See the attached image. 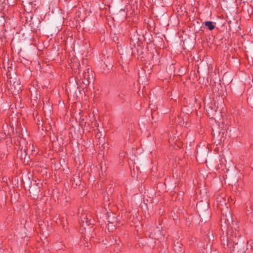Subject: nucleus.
I'll return each mask as SVG.
<instances>
[{
    "label": "nucleus",
    "mask_w": 253,
    "mask_h": 253,
    "mask_svg": "<svg viewBox=\"0 0 253 253\" xmlns=\"http://www.w3.org/2000/svg\"><path fill=\"white\" fill-rule=\"evenodd\" d=\"M9 82V89L13 94L18 93L22 87L19 80L16 78H10Z\"/></svg>",
    "instance_id": "obj_1"
},
{
    "label": "nucleus",
    "mask_w": 253,
    "mask_h": 253,
    "mask_svg": "<svg viewBox=\"0 0 253 253\" xmlns=\"http://www.w3.org/2000/svg\"><path fill=\"white\" fill-rule=\"evenodd\" d=\"M20 156L19 157H20L21 159L26 160V153L25 151L24 150V151L23 152L22 150H21L20 151L18 152V155H20Z\"/></svg>",
    "instance_id": "obj_9"
},
{
    "label": "nucleus",
    "mask_w": 253,
    "mask_h": 253,
    "mask_svg": "<svg viewBox=\"0 0 253 253\" xmlns=\"http://www.w3.org/2000/svg\"><path fill=\"white\" fill-rule=\"evenodd\" d=\"M108 226H109V225H108ZM109 229H110V226L108 227V229L109 230Z\"/></svg>",
    "instance_id": "obj_15"
},
{
    "label": "nucleus",
    "mask_w": 253,
    "mask_h": 253,
    "mask_svg": "<svg viewBox=\"0 0 253 253\" xmlns=\"http://www.w3.org/2000/svg\"><path fill=\"white\" fill-rule=\"evenodd\" d=\"M174 250L175 252L177 253H181L182 251V247L181 244L179 243H177L176 244L174 245Z\"/></svg>",
    "instance_id": "obj_6"
},
{
    "label": "nucleus",
    "mask_w": 253,
    "mask_h": 253,
    "mask_svg": "<svg viewBox=\"0 0 253 253\" xmlns=\"http://www.w3.org/2000/svg\"><path fill=\"white\" fill-rule=\"evenodd\" d=\"M251 249L252 250H253V243H252L251 245Z\"/></svg>",
    "instance_id": "obj_10"
},
{
    "label": "nucleus",
    "mask_w": 253,
    "mask_h": 253,
    "mask_svg": "<svg viewBox=\"0 0 253 253\" xmlns=\"http://www.w3.org/2000/svg\"><path fill=\"white\" fill-rule=\"evenodd\" d=\"M224 217L225 222H227V223L229 224L230 220H231V221L232 222V218L231 217L230 212H229L227 214L225 213Z\"/></svg>",
    "instance_id": "obj_7"
},
{
    "label": "nucleus",
    "mask_w": 253,
    "mask_h": 253,
    "mask_svg": "<svg viewBox=\"0 0 253 253\" xmlns=\"http://www.w3.org/2000/svg\"><path fill=\"white\" fill-rule=\"evenodd\" d=\"M221 241L223 244L229 248H233L234 250L236 249L235 246H234V244L236 246L237 245V243H235V241H234L233 237L231 236L229 237L228 234L226 236H222L221 237Z\"/></svg>",
    "instance_id": "obj_3"
},
{
    "label": "nucleus",
    "mask_w": 253,
    "mask_h": 253,
    "mask_svg": "<svg viewBox=\"0 0 253 253\" xmlns=\"http://www.w3.org/2000/svg\"><path fill=\"white\" fill-rule=\"evenodd\" d=\"M205 25L210 30H212L214 28V26L212 24V23L210 21L206 22Z\"/></svg>",
    "instance_id": "obj_8"
},
{
    "label": "nucleus",
    "mask_w": 253,
    "mask_h": 253,
    "mask_svg": "<svg viewBox=\"0 0 253 253\" xmlns=\"http://www.w3.org/2000/svg\"><path fill=\"white\" fill-rule=\"evenodd\" d=\"M84 219L86 220V223H88V220H88V218H87L85 217V218H84Z\"/></svg>",
    "instance_id": "obj_11"
},
{
    "label": "nucleus",
    "mask_w": 253,
    "mask_h": 253,
    "mask_svg": "<svg viewBox=\"0 0 253 253\" xmlns=\"http://www.w3.org/2000/svg\"><path fill=\"white\" fill-rule=\"evenodd\" d=\"M93 79V73L92 71H90L89 68H87L83 73L82 76H81V79L82 80L84 87H86Z\"/></svg>",
    "instance_id": "obj_2"
},
{
    "label": "nucleus",
    "mask_w": 253,
    "mask_h": 253,
    "mask_svg": "<svg viewBox=\"0 0 253 253\" xmlns=\"http://www.w3.org/2000/svg\"><path fill=\"white\" fill-rule=\"evenodd\" d=\"M206 107L209 116L213 115L216 112V107L214 102L208 103Z\"/></svg>",
    "instance_id": "obj_5"
},
{
    "label": "nucleus",
    "mask_w": 253,
    "mask_h": 253,
    "mask_svg": "<svg viewBox=\"0 0 253 253\" xmlns=\"http://www.w3.org/2000/svg\"><path fill=\"white\" fill-rule=\"evenodd\" d=\"M161 227H157L156 228L151 229L149 231V237L154 239H160L163 234L161 231Z\"/></svg>",
    "instance_id": "obj_4"
},
{
    "label": "nucleus",
    "mask_w": 253,
    "mask_h": 253,
    "mask_svg": "<svg viewBox=\"0 0 253 253\" xmlns=\"http://www.w3.org/2000/svg\"><path fill=\"white\" fill-rule=\"evenodd\" d=\"M223 200L224 201H223L224 204H225V201L223 199Z\"/></svg>",
    "instance_id": "obj_14"
},
{
    "label": "nucleus",
    "mask_w": 253,
    "mask_h": 253,
    "mask_svg": "<svg viewBox=\"0 0 253 253\" xmlns=\"http://www.w3.org/2000/svg\"><path fill=\"white\" fill-rule=\"evenodd\" d=\"M207 218L210 217V216H209V214H208V216H207Z\"/></svg>",
    "instance_id": "obj_13"
},
{
    "label": "nucleus",
    "mask_w": 253,
    "mask_h": 253,
    "mask_svg": "<svg viewBox=\"0 0 253 253\" xmlns=\"http://www.w3.org/2000/svg\"><path fill=\"white\" fill-rule=\"evenodd\" d=\"M219 201H220V202H221L220 199H219V198H217V202H219Z\"/></svg>",
    "instance_id": "obj_12"
}]
</instances>
